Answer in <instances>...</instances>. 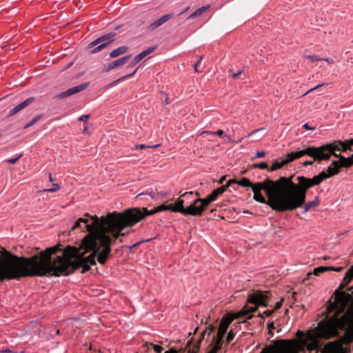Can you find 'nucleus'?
<instances>
[{
	"label": "nucleus",
	"mask_w": 353,
	"mask_h": 353,
	"mask_svg": "<svg viewBox=\"0 0 353 353\" xmlns=\"http://www.w3.org/2000/svg\"><path fill=\"white\" fill-rule=\"evenodd\" d=\"M234 337V334L232 330H230V332L228 333L227 337H226V342L230 343L232 340H233Z\"/></svg>",
	"instance_id": "nucleus-40"
},
{
	"label": "nucleus",
	"mask_w": 353,
	"mask_h": 353,
	"mask_svg": "<svg viewBox=\"0 0 353 353\" xmlns=\"http://www.w3.org/2000/svg\"><path fill=\"white\" fill-rule=\"evenodd\" d=\"M343 270V267H328V270H333L335 272H340Z\"/></svg>",
	"instance_id": "nucleus-47"
},
{
	"label": "nucleus",
	"mask_w": 353,
	"mask_h": 353,
	"mask_svg": "<svg viewBox=\"0 0 353 353\" xmlns=\"http://www.w3.org/2000/svg\"><path fill=\"white\" fill-rule=\"evenodd\" d=\"M287 163L285 161V159L283 160L281 162H278V161H275L274 163H273V164L272 165L271 168H270V170L271 171H274V170H276L277 169H279L281 168H282L283 165H286Z\"/></svg>",
	"instance_id": "nucleus-28"
},
{
	"label": "nucleus",
	"mask_w": 353,
	"mask_h": 353,
	"mask_svg": "<svg viewBox=\"0 0 353 353\" xmlns=\"http://www.w3.org/2000/svg\"><path fill=\"white\" fill-rule=\"evenodd\" d=\"M274 310H266L263 312V314H265L266 316H270L273 313Z\"/></svg>",
	"instance_id": "nucleus-51"
},
{
	"label": "nucleus",
	"mask_w": 353,
	"mask_h": 353,
	"mask_svg": "<svg viewBox=\"0 0 353 353\" xmlns=\"http://www.w3.org/2000/svg\"><path fill=\"white\" fill-rule=\"evenodd\" d=\"M310 349L316 353H346L343 344L353 341V307L340 317L336 315L322 321L307 334Z\"/></svg>",
	"instance_id": "nucleus-2"
},
{
	"label": "nucleus",
	"mask_w": 353,
	"mask_h": 353,
	"mask_svg": "<svg viewBox=\"0 0 353 353\" xmlns=\"http://www.w3.org/2000/svg\"><path fill=\"white\" fill-rule=\"evenodd\" d=\"M60 186L57 183H52V188L50 189H46L43 190V192H55L58 190H59Z\"/></svg>",
	"instance_id": "nucleus-33"
},
{
	"label": "nucleus",
	"mask_w": 353,
	"mask_h": 353,
	"mask_svg": "<svg viewBox=\"0 0 353 353\" xmlns=\"http://www.w3.org/2000/svg\"><path fill=\"white\" fill-rule=\"evenodd\" d=\"M46 263V258L41 259L39 254L26 258L6 252L0 256V281L45 276L48 270Z\"/></svg>",
	"instance_id": "nucleus-4"
},
{
	"label": "nucleus",
	"mask_w": 353,
	"mask_h": 353,
	"mask_svg": "<svg viewBox=\"0 0 353 353\" xmlns=\"http://www.w3.org/2000/svg\"><path fill=\"white\" fill-rule=\"evenodd\" d=\"M281 305H282V301H278V302L275 304V305H274V307L273 310H274V311H275V310H276L279 309V308L281 307Z\"/></svg>",
	"instance_id": "nucleus-50"
},
{
	"label": "nucleus",
	"mask_w": 353,
	"mask_h": 353,
	"mask_svg": "<svg viewBox=\"0 0 353 353\" xmlns=\"http://www.w3.org/2000/svg\"><path fill=\"white\" fill-rule=\"evenodd\" d=\"M325 85V83H322L318 84V85H317L316 86H315L314 88H311V89H310L309 90H307L306 92H305V93L302 95V97H304V96L307 95V94H309L310 92H312V91H314V90H317L318 88H321V86H323V85Z\"/></svg>",
	"instance_id": "nucleus-38"
},
{
	"label": "nucleus",
	"mask_w": 353,
	"mask_h": 353,
	"mask_svg": "<svg viewBox=\"0 0 353 353\" xmlns=\"http://www.w3.org/2000/svg\"><path fill=\"white\" fill-rule=\"evenodd\" d=\"M132 55L131 54H128V55H125L121 58H119L115 61H113L110 63H109L105 68V70L106 72L108 71H110L111 70H113L116 68H118V67H120L121 65H123L124 64H125L131 58Z\"/></svg>",
	"instance_id": "nucleus-14"
},
{
	"label": "nucleus",
	"mask_w": 353,
	"mask_h": 353,
	"mask_svg": "<svg viewBox=\"0 0 353 353\" xmlns=\"http://www.w3.org/2000/svg\"><path fill=\"white\" fill-rule=\"evenodd\" d=\"M158 145H153V146H150V145H145V144H139V145H136L134 148H135V150H141V149H145V148H156Z\"/></svg>",
	"instance_id": "nucleus-36"
},
{
	"label": "nucleus",
	"mask_w": 353,
	"mask_h": 353,
	"mask_svg": "<svg viewBox=\"0 0 353 353\" xmlns=\"http://www.w3.org/2000/svg\"><path fill=\"white\" fill-rule=\"evenodd\" d=\"M138 63L139 62H135V57H134V59L131 61L130 64L129 65V67H133Z\"/></svg>",
	"instance_id": "nucleus-55"
},
{
	"label": "nucleus",
	"mask_w": 353,
	"mask_h": 353,
	"mask_svg": "<svg viewBox=\"0 0 353 353\" xmlns=\"http://www.w3.org/2000/svg\"><path fill=\"white\" fill-rule=\"evenodd\" d=\"M339 161H334L327 168V172L323 171L311 179L303 176H297V183H295L296 192H297L301 205L305 201L306 192L309 188L318 185L326 179L337 174L339 172Z\"/></svg>",
	"instance_id": "nucleus-6"
},
{
	"label": "nucleus",
	"mask_w": 353,
	"mask_h": 353,
	"mask_svg": "<svg viewBox=\"0 0 353 353\" xmlns=\"http://www.w3.org/2000/svg\"><path fill=\"white\" fill-rule=\"evenodd\" d=\"M22 154H20L19 157H16V158H12V159H8L6 160V161L10 164H14L16 162H17L19 161V159L21 157Z\"/></svg>",
	"instance_id": "nucleus-41"
},
{
	"label": "nucleus",
	"mask_w": 353,
	"mask_h": 353,
	"mask_svg": "<svg viewBox=\"0 0 353 353\" xmlns=\"http://www.w3.org/2000/svg\"><path fill=\"white\" fill-rule=\"evenodd\" d=\"M350 158H352V161H353V154H352V156Z\"/></svg>",
	"instance_id": "nucleus-64"
},
{
	"label": "nucleus",
	"mask_w": 353,
	"mask_h": 353,
	"mask_svg": "<svg viewBox=\"0 0 353 353\" xmlns=\"http://www.w3.org/2000/svg\"><path fill=\"white\" fill-rule=\"evenodd\" d=\"M305 57L308 59H310L312 61H320V60H322L321 58H320L318 55H307V56H305Z\"/></svg>",
	"instance_id": "nucleus-39"
},
{
	"label": "nucleus",
	"mask_w": 353,
	"mask_h": 353,
	"mask_svg": "<svg viewBox=\"0 0 353 353\" xmlns=\"http://www.w3.org/2000/svg\"><path fill=\"white\" fill-rule=\"evenodd\" d=\"M137 209L139 210L141 212V213L143 214V219L145 218L148 215L154 214V213L158 212L156 208L151 210H148L146 208H142V209L137 208Z\"/></svg>",
	"instance_id": "nucleus-27"
},
{
	"label": "nucleus",
	"mask_w": 353,
	"mask_h": 353,
	"mask_svg": "<svg viewBox=\"0 0 353 353\" xmlns=\"http://www.w3.org/2000/svg\"><path fill=\"white\" fill-rule=\"evenodd\" d=\"M202 134H211L213 135H217L221 137H225L228 138L230 142H232V139L230 136H227V134L222 130H218L217 131H203Z\"/></svg>",
	"instance_id": "nucleus-24"
},
{
	"label": "nucleus",
	"mask_w": 353,
	"mask_h": 353,
	"mask_svg": "<svg viewBox=\"0 0 353 353\" xmlns=\"http://www.w3.org/2000/svg\"><path fill=\"white\" fill-rule=\"evenodd\" d=\"M227 189L226 185L222 186L215 189L205 199H194L196 205V209L200 210V215L202 214L204 208L208 206L210 203L216 200L217 197L222 194Z\"/></svg>",
	"instance_id": "nucleus-10"
},
{
	"label": "nucleus",
	"mask_w": 353,
	"mask_h": 353,
	"mask_svg": "<svg viewBox=\"0 0 353 353\" xmlns=\"http://www.w3.org/2000/svg\"><path fill=\"white\" fill-rule=\"evenodd\" d=\"M214 331V327L212 325H210L208 328H206L204 331H203L200 340L198 342V344L196 345V349L193 350L192 351H189V353H197V351L199 348V343L201 342V340L204 338V336L206 333H208V335L209 336L212 332Z\"/></svg>",
	"instance_id": "nucleus-22"
},
{
	"label": "nucleus",
	"mask_w": 353,
	"mask_h": 353,
	"mask_svg": "<svg viewBox=\"0 0 353 353\" xmlns=\"http://www.w3.org/2000/svg\"><path fill=\"white\" fill-rule=\"evenodd\" d=\"M149 195L152 199H156L159 197L165 198L168 195V193L167 192H150L149 193H141L137 196H141L143 195Z\"/></svg>",
	"instance_id": "nucleus-21"
},
{
	"label": "nucleus",
	"mask_w": 353,
	"mask_h": 353,
	"mask_svg": "<svg viewBox=\"0 0 353 353\" xmlns=\"http://www.w3.org/2000/svg\"><path fill=\"white\" fill-rule=\"evenodd\" d=\"M263 130H265V128H261L255 129V130H252L251 132H250L249 134H248V135L246 137H250L252 134H255L256 132H259V131H263Z\"/></svg>",
	"instance_id": "nucleus-44"
},
{
	"label": "nucleus",
	"mask_w": 353,
	"mask_h": 353,
	"mask_svg": "<svg viewBox=\"0 0 353 353\" xmlns=\"http://www.w3.org/2000/svg\"><path fill=\"white\" fill-rule=\"evenodd\" d=\"M253 199L269 205L272 210L292 211L301 206L292 176H282L276 181L265 179L254 183Z\"/></svg>",
	"instance_id": "nucleus-3"
},
{
	"label": "nucleus",
	"mask_w": 353,
	"mask_h": 353,
	"mask_svg": "<svg viewBox=\"0 0 353 353\" xmlns=\"http://www.w3.org/2000/svg\"><path fill=\"white\" fill-rule=\"evenodd\" d=\"M353 278V265L345 272L343 280L347 284Z\"/></svg>",
	"instance_id": "nucleus-26"
},
{
	"label": "nucleus",
	"mask_w": 353,
	"mask_h": 353,
	"mask_svg": "<svg viewBox=\"0 0 353 353\" xmlns=\"http://www.w3.org/2000/svg\"><path fill=\"white\" fill-rule=\"evenodd\" d=\"M313 161H306L305 162L303 163V165L304 166H307V165H312L313 164Z\"/></svg>",
	"instance_id": "nucleus-52"
},
{
	"label": "nucleus",
	"mask_w": 353,
	"mask_h": 353,
	"mask_svg": "<svg viewBox=\"0 0 353 353\" xmlns=\"http://www.w3.org/2000/svg\"><path fill=\"white\" fill-rule=\"evenodd\" d=\"M88 85H89L88 83H82L80 85H77L74 87L70 88L69 89H68L67 90L59 93V94H57L55 97V98L56 99H63V98L68 97L70 95L77 94V93L80 92L81 91L85 90V88H87Z\"/></svg>",
	"instance_id": "nucleus-13"
},
{
	"label": "nucleus",
	"mask_w": 353,
	"mask_h": 353,
	"mask_svg": "<svg viewBox=\"0 0 353 353\" xmlns=\"http://www.w3.org/2000/svg\"><path fill=\"white\" fill-rule=\"evenodd\" d=\"M143 219V214L137 208H128L121 213L113 212L99 218H79L72 230L79 228L88 233L83 238L80 248L68 246L61 256L53 261L52 254L58 250L51 247L39 253L41 259L46 258V274L68 275L79 268L82 272L88 271L90 265H96V258L100 264L105 263L111 252L110 245L120 236H125V228L132 226Z\"/></svg>",
	"instance_id": "nucleus-1"
},
{
	"label": "nucleus",
	"mask_w": 353,
	"mask_h": 353,
	"mask_svg": "<svg viewBox=\"0 0 353 353\" xmlns=\"http://www.w3.org/2000/svg\"><path fill=\"white\" fill-rule=\"evenodd\" d=\"M90 117V115L89 114H85V115H82L79 118V121H87L88 119H89Z\"/></svg>",
	"instance_id": "nucleus-46"
},
{
	"label": "nucleus",
	"mask_w": 353,
	"mask_h": 353,
	"mask_svg": "<svg viewBox=\"0 0 353 353\" xmlns=\"http://www.w3.org/2000/svg\"><path fill=\"white\" fill-rule=\"evenodd\" d=\"M333 144L336 145L338 146V148H340V150H350V148L349 145H346L345 143H342V142H340L339 143L336 144L335 143H334ZM335 151H339L338 150H334L333 151V152H332L331 155L333 154L334 156H335L336 157H339V165H340V168L341 167H345V168H348V167H350L351 165H353V161H352V158H345L343 156H341V154H337L335 153Z\"/></svg>",
	"instance_id": "nucleus-12"
},
{
	"label": "nucleus",
	"mask_w": 353,
	"mask_h": 353,
	"mask_svg": "<svg viewBox=\"0 0 353 353\" xmlns=\"http://www.w3.org/2000/svg\"><path fill=\"white\" fill-rule=\"evenodd\" d=\"M203 59V57L201 56L199 59V60L194 65V71L196 72H199V71L197 69V67L199 65V64L201 63V60Z\"/></svg>",
	"instance_id": "nucleus-49"
},
{
	"label": "nucleus",
	"mask_w": 353,
	"mask_h": 353,
	"mask_svg": "<svg viewBox=\"0 0 353 353\" xmlns=\"http://www.w3.org/2000/svg\"><path fill=\"white\" fill-rule=\"evenodd\" d=\"M150 345L153 347L156 353H161L162 351L163 350V348L161 345L152 343L150 344Z\"/></svg>",
	"instance_id": "nucleus-37"
},
{
	"label": "nucleus",
	"mask_w": 353,
	"mask_h": 353,
	"mask_svg": "<svg viewBox=\"0 0 353 353\" xmlns=\"http://www.w3.org/2000/svg\"><path fill=\"white\" fill-rule=\"evenodd\" d=\"M334 294L336 295V301H339L345 296L343 292H339L338 290L335 291Z\"/></svg>",
	"instance_id": "nucleus-35"
},
{
	"label": "nucleus",
	"mask_w": 353,
	"mask_h": 353,
	"mask_svg": "<svg viewBox=\"0 0 353 353\" xmlns=\"http://www.w3.org/2000/svg\"><path fill=\"white\" fill-rule=\"evenodd\" d=\"M268 165L265 162H262L260 163H255L253 165V168H259V169H266V168H268Z\"/></svg>",
	"instance_id": "nucleus-34"
},
{
	"label": "nucleus",
	"mask_w": 353,
	"mask_h": 353,
	"mask_svg": "<svg viewBox=\"0 0 353 353\" xmlns=\"http://www.w3.org/2000/svg\"><path fill=\"white\" fill-rule=\"evenodd\" d=\"M212 343L213 346L208 353H217L218 350L221 348L222 342L216 340L215 337H214Z\"/></svg>",
	"instance_id": "nucleus-25"
},
{
	"label": "nucleus",
	"mask_w": 353,
	"mask_h": 353,
	"mask_svg": "<svg viewBox=\"0 0 353 353\" xmlns=\"http://www.w3.org/2000/svg\"><path fill=\"white\" fill-rule=\"evenodd\" d=\"M334 150H340V148L334 144H325L320 147H308L304 150L288 154L285 161L288 164L304 155H308L319 161L328 160Z\"/></svg>",
	"instance_id": "nucleus-8"
},
{
	"label": "nucleus",
	"mask_w": 353,
	"mask_h": 353,
	"mask_svg": "<svg viewBox=\"0 0 353 353\" xmlns=\"http://www.w3.org/2000/svg\"><path fill=\"white\" fill-rule=\"evenodd\" d=\"M232 183H237L239 185L244 187V188H253L254 183H251V181L245 177H243L241 180L236 181L235 179H230L228 181L227 184L225 185L227 188Z\"/></svg>",
	"instance_id": "nucleus-17"
},
{
	"label": "nucleus",
	"mask_w": 353,
	"mask_h": 353,
	"mask_svg": "<svg viewBox=\"0 0 353 353\" xmlns=\"http://www.w3.org/2000/svg\"><path fill=\"white\" fill-rule=\"evenodd\" d=\"M33 101L34 98L30 97L26 100L23 101V102L20 103L19 104L17 105L13 108L10 109L8 113V116L11 117L16 114L17 113L26 108L28 105H29Z\"/></svg>",
	"instance_id": "nucleus-15"
},
{
	"label": "nucleus",
	"mask_w": 353,
	"mask_h": 353,
	"mask_svg": "<svg viewBox=\"0 0 353 353\" xmlns=\"http://www.w3.org/2000/svg\"><path fill=\"white\" fill-rule=\"evenodd\" d=\"M210 8V5H206L204 6H202L198 9H196L194 12H192L189 17L188 19H193L196 17L201 16L204 12H205L207 10Z\"/></svg>",
	"instance_id": "nucleus-23"
},
{
	"label": "nucleus",
	"mask_w": 353,
	"mask_h": 353,
	"mask_svg": "<svg viewBox=\"0 0 353 353\" xmlns=\"http://www.w3.org/2000/svg\"><path fill=\"white\" fill-rule=\"evenodd\" d=\"M167 210H170L172 212H177L178 209L176 208V206L174 204H170L167 205Z\"/></svg>",
	"instance_id": "nucleus-42"
},
{
	"label": "nucleus",
	"mask_w": 353,
	"mask_h": 353,
	"mask_svg": "<svg viewBox=\"0 0 353 353\" xmlns=\"http://www.w3.org/2000/svg\"><path fill=\"white\" fill-rule=\"evenodd\" d=\"M139 243H134L133 245H132L130 248H134L137 245H138Z\"/></svg>",
	"instance_id": "nucleus-62"
},
{
	"label": "nucleus",
	"mask_w": 353,
	"mask_h": 353,
	"mask_svg": "<svg viewBox=\"0 0 353 353\" xmlns=\"http://www.w3.org/2000/svg\"><path fill=\"white\" fill-rule=\"evenodd\" d=\"M296 336L297 339L276 341L273 345L263 350L262 353H299L305 349L309 352L314 350L310 348V341L307 334L305 336L303 332L298 331Z\"/></svg>",
	"instance_id": "nucleus-7"
},
{
	"label": "nucleus",
	"mask_w": 353,
	"mask_h": 353,
	"mask_svg": "<svg viewBox=\"0 0 353 353\" xmlns=\"http://www.w3.org/2000/svg\"><path fill=\"white\" fill-rule=\"evenodd\" d=\"M172 17V14H166L160 17L159 19L155 21L154 22L152 23L148 26L149 30H154L156 28H159V26H162L163 23H165L166 21H168L169 19H170Z\"/></svg>",
	"instance_id": "nucleus-16"
},
{
	"label": "nucleus",
	"mask_w": 353,
	"mask_h": 353,
	"mask_svg": "<svg viewBox=\"0 0 353 353\" xmlns=\"http://www.w3.org/2000/svg\"><path fill=\"white\" fill-rule=\"evenodd\" d=\"M268 328L269 329V330L274 329V326L273 322L268 323Z\"/></svg>",
	"instance_id": "nucleus-53"
},
{
	"label": "nucleus",
	"mask_w": 353,
	"mask_h": 353,
	"mask_svg": "<svg viewBox=\"0 0 353 353\" xmlns=\"http://www.w3.org/2000/svg\"><path fill=\"white\" fill-rule=\"evenodd\" d=\"M303 127L306 129V130H315L316 128L315 127H312L310 126L307 123H305V124H303Z\"/></svg>",
	"instance_id": "nucleus-48"
},
{
	"label": "nucleus",
	"mask_w": 353,
	"mask_h": 353,
	"mask_svg": "<svg viewBox=\"0 0 353 353\" xmlns=\"http://www.w3.org/2000/svg\"><path fill=\"white\" fill-rule=\"evenodd\" d=\"M269 299V292L268 291H256L249 294L248 301L254 304V306H245L241 310L235 312L230 316L223 317L219 326L217 336L216 340L223 342V337L227 331L228 327L235 319L245 316L250 313L256 311L259 306H268V300Z\"/></svg>",
	"instance_id": "nucleus-5"
},
{
	"label": "nucleus",
	"mask_w": 353,
	"mask_h": 353,
	"mask_svg": "<svg viewBox=\"0 0 353 353\" xmlns=\"http://www.w3.org/2000/svg\"><path fill=\"white\" fill-rule=\"evenodd\" d=\"M185 203V200L179 198L176 201L174 205L176 208L179 210H177V212H181L184 215H192V216H198L200 215V210L196 209V205L195 203V201L194 200L193 203L190 205L188 208H185L183 207V203Z\"/></svg>",
	"instance_id": "nucleus-11"
},
{
	"label": "nucleus",
	"mask_w": 353,
	"mask_h": 353,
	"mask_svg": "<svg viewBox=\"0 0 353 353\" xmlns=\"http://www.w3.org/2000/svg\"><path fill=\"white\" fill-rule=\"evenodd\" d=\"M164 353H178V352L174 349H170L169 350L165 352Z\"/></svg>",
	"instance_id": "nucleus-56"
},
{
	"label": "nucleus",
	"mask_w": 353,
	"mask_h": 353,
	"mask_svg": "<svg viewBox=\"0 0 353 353\" xmlns=\"http://www.w3.org/2000/svg\"><path fill=\"white\" fill-rule=\"evenodd\" d=\"M3 353H17V352H13L12 351H10V350L8 349H6V350H4L2 351ZM21 353H23V352H21Z\"/></svg>",
	"instance_id": "nucleus-57"
},
{
	"label": "nucleus",
	"mask_w": 353,
	"mask_h": 353,
	"mask_svg": "<svg viewBox=\"0 0 353 353\" xmlns=\"http://www.w3.org/2000/svg\"><path fill=\"white\" fill-rule=\"evenodd\" d=\"M349 144L350 145H353V139H350L349 141H348Z\"/></svg>",
	"instance_id": "nucleus-60"
},
{
	"label": "nucleus",
	"mask_w": 353,
	"mask_h": 353,
	"mask_svg": "<svg viewBox=\"0 0 353 353\" xmlns=\"http://www.w3.org/2000/svg\"><path fill=\"white\" fill-rule=\"evenodd\" d=\"M322 60L325 61L326 62H327L330 64L334 63V61L332 59H329V58H324V59H322Z\"/></svg>",
	"instance_id": "nucleus-54"
},
{
	"label": "nucleus",
	"mask_w": 353,
	"mask_h": 353,
	"mask_svg": "<svg viewBox=\"0 0 353 353\" xmlns=\"http://www.w3.org/2000/svg\"><path fill=\"white\" fill-rule=\"evenodd\" d=\"M157 212H161L163 210H167V205L163 204L156 208Z\"/></svg>",
	"instance_id": "nucleus-45"
},
{
	"label": "nucleus",
	"mask_w": 353,
	"mask_h": 353,
	"mask_svg": "<svg viewBox=\"0 0 353 353\" xmlns=\"http://www.w3.org/2000/svg\"><path fill=\"white\" fill-rule=\"evenodd\" d=\"M326 271H329L327 266H320L314 269L313 274L316 276H319L320 274Z\"/></svg>",
	"instance_id": "nucleus-29"
},
{
	"label": "nucleus",
	"mask_w": 353,
	"mask_h": 353,
	"mask_svg": "<svg viewBox=\"0 0 353 353\" xmlns=\"http://www.w3.org/2000/svg\"><path fill=\"white\" fill-rule=\"evenodd\" d=\"M49 181L52 183L53 182V179L51 173H49Z\"/></svg>",
	"instance_id": "nucleus-59"
},
{
	"label": "nucleus",
	"mask_w": 353,
	"mask_h": 353,
	"mask_svg": "<svg viewBox=\"0 0 353 353\" xmlns=\"http://www.w3.org/2000/svg\"><path fill=\"white\" fill-rule=\"evenodd\" d=\"M115 36L116 33L110 32L96 39L88 45V48H92L90 52L94 54L107 48L114 41Z\"/></svg>",
	"instance_id": "nucleus-9"
},
{
	"label": "nucleus",
	"mask_w": 353,
	"mask_h": 353,
	"mask_svg": "<svg viewBox=\"0 0 353 353\" xmlns=\"http://www.w3.org/2000/svg\"><path fill=\"white\" fill-rule=\"evenodd\" d=\"M265 155L264 151H258L256 152L255 158H262Z\"/></svg>",
	"instance_id": "nucleus-43"
},
{
	"label": "nucleus",
	"mask_w": 353,
	"mask_h": 353,
	"mask_svg": "<svg viewBox=\"0 0 353 353\" xmlns=\"http://www.w3.org/2000/svg\"><path fill=\"white\" fill-rule=\"evenodd\" d=\"M193 195H194L193 192H185L184 194H181V198L182 199H184L185 201L192 199Z\"/></svg>",
	"instance_id": "nucleus-30"
},
{
	"label": "nucleus",
	"mask_w": 353,
	"mask_h": 353,
	"mask_svg": "<svg viewBox=\"0 0 353 353\" xmlns=\"http://www.w3.org/2000/svg\"><path fill=\"white\" fill-rule=\"evenodd\" d=\"M156 48H157L156 46H152V47L148 48V49L142 51L141 52H140L135 57V62H139L141 59H143L147 55H148L150 53H152V52H154Z\"/></svg>",
	"instance_id": "nucleus-19"
},
{
	"label": "nucleus",
	"mask_w": 353,
	"mask_h": 353,
	"mask_svg": "<svg viewBox=\"0 0 353 353\" xmlns=\"http://www.w3.org/2000/svg\"><path fill=\"white\" fill-rule=\"evenodd\" d=\"M128 50V47L125 46H120L114 50H113L110 53V57L112 58H114L125 53Z\"/></svg>",
	"instance_id": "nucleus-20"
},
{
	"label": "nucleus",
	"mask_w": 353,
	"mask_h": 353,
	"mask_svg": "<svg viewBox=\"0 0 353 353\" xmlns=\"http://www.w3.org/2000/svg\"><path fill=\"white\" fill-rule=\"evenodd\" d=\"M188 10V8H187L184 9V11H183V12H182L181 14L183 13L184 12L187 11Z\"/></svg>",
	"instance_id": "nucleus-63"
},
{
	"label": "nucleus",
	"mask_w": 353,
	"mask_h": 353,
	"mask_svg": "<svg viewBox=\"0 0 353 353\" xmlns=\"http://www.w3.org/2000/svg\"><path fill=\"white\" fill-rule=\"evenodd\" d=\"M321 200L319 196H316L315 199L312 201H309L307 203H303V204L301 206H303V213L308 212L312 208H314L318 206L320 204Z\"/></svg>",
	"instance_id": "nucleus-18"
},
{
	"label": "nucleus",
	"mask_w": 353,
	"mask_h": 353,
	"mask_svg": "<svg viewBox=\"0 0 353 353\" xmlns=\"http://www.w3.org/2000/svg\"><path fill=\"white\" fill-rule=\"evenodd\" d=\"M241 72L240 71V72H237V73L234 74H233V78H234V79L236 78V77H237L241 74Z\"/></svg>",
	"instance_id": "nucleus-58"
},
{
	"label": "nucleus",
	"mask_w": 353,
	"mask_h": 353,
	"mask_svg": "<svg viewBox=\"0 0 353 353\" xmlns=\"http://www.w3.org/2000/svg\"><path fill=\"white\" fill-rule=\"evenodd\" d=\"M41 117L40 116H37L35 117L34 118H33L30 122H28L26 125H25V128H30L31 127L32 125H33L35 123H37L39 119H40Z\"/></svg>",
	"instance_id": "nucleus-32"
},
{
	"label": "nucleus",
	"mask_w": 353,
	"mask_h": 353,
	"mask_svg": "<svg viewBox=\"0 0 353 353\" xmlns=\"http://www.w3.org/2000/svg\"><path fill=\"white\" fill-rule=\"evenodd\" d=\"M224 179H225V176L222 177V179H221V180L219 181V183H222Z\"/></svg>",
	"instance_id": "nucleus-61"
},
{
	"label": "nucleus",
	"mask_w": 353,
	"mask_h": 353,
	"mask_svg": "<svg viewBox=\"0 0 353 353\" xmlns=\"http://www.w3.org/2000/svg\"><path fill=\"white\" fill-rule=\"evenodd\" d=\"M137 71V68L135 69L132 73L129 74H126L125 76H123L121 77V78L118 79L117 80H116L113 83L115 84V83H117L123 80H125L127 78L130 77H132L133 76L136 72Z\"/></svg>",
	"instance_id": "nucleus-31"
}]
</instances>
